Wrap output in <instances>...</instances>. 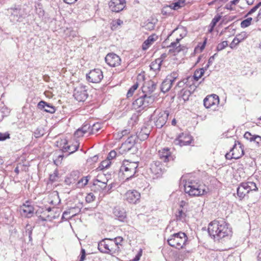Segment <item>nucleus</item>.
Wrapping results in <instances>:
<instances>
[{
  "mask_svg": "<svg viewBox=\"0 0 261 261\" xmlns=\"http://www.w3.org/2000/svg\"><path fill=\"white\" fill-rule=\"evenodd\" d=\"M208 232L212 238L219 241L231 236L232 231L224 221L214 220L209 224Z\"/></svg>",
  "mask_w": 261,
  "mask_h": 261,
  "instance_id": "nucleus-1",
  "label": "nucleus"
},
{
  "mask_svg": "<svg viewBox=\"0 0 261 261\" xmlns=\"http://www.w3.org/2000/svg\"><path fill=\"white\" fill-rule=\"evenodd\" d=\"M188 241V237L185 232L180 231L170 236L168 239L169 245L177 249L183 248Z\"/></svg>",
  "mask_w": 261,
  "mask_h": 261,
  "instance_id": "nucleus-2",
  "label": "nucleus"
},
{
  "mask_svg": "<svg viewBox=\"0 0 261 261\" xmlns=\"http://www.w3.org/2000/svg\"><path fill=\"white\" fill-rule=\"evenodd\" d=\"M184 190L185 193L191 196H201L203 195L205 192V189L203 188L202 185L193 180L186 182L184 185Z\"/></svg>",
  "mask_w": 261,
  "mask_h": 261,
  "instance_id": "nucleus-3",
  "label": "nucleus"
},
{
  "mask_svg": "<svg viewBox=\"0 0 261 261\" xmlns=\"http://www.w3.org/2000/svg\"><path fill=\"white\" fill-rule=\"evenodd\" d=\"M169 115L167 111H162L156 109L151 115L150 120L154 122L156 127L161 128L166 124Z\"/></svg>",
  "mask_w": 261,
  "mask_h": 261,
  "instance_id": "nucleus-4",
  "label": "nucleus"
},
{
  "mask_svg": "<svg viewBox=\"0 0 261 261\" xmlns=\"http://www.w3.org/2000/svg\"><path fill=\"white\" fill-rule=\"evenodd\" d=\"M98 249L102 253L112 255L117 253L115 244L111 239L105 238L100 241L98 244Z\"/></svg>",
  "mask_w": 261,
  "mask_h": 261,
  "instance_id": "nucleus-5",
  "label": "nucleus"
},
{
  "mask_svg": "<svg viewBox=\"0 0 261 261\" xmlns=\"http://www.w3.org/2000/svg\"><path fill=\"white\" fill-rule=\"evenodd\" d=\"M8 14H10V18L12 22H22L25 17L26 13L24 10L21 9L19 6H15L7 10Z\"/></svg>",
  "mask_w": 261,
  "mask_h": 261,
  "instance_id": "nucleus-6",
  "label": "nucleus"
},
{
  "mask_svg": "<svg viewBox=\"0 0 261 261\" xmlns=\"http://www.w3.org/2000/svg\"><path fill=\"white\" fill-rule=\"evenodd\" d=\"M154 98L152 96H147L143 94L140 97L137 98L133 103L135 109L141 108L144 109L154 101Z\"/></svg>",
  "mask_w": 261,
  "mask_h": 261,
  "instance_id": "nucleus-7",
  "label": "nucleus"
},
{
  "mask_svg": "<svg viewBox=\"0 0 261 261\" xmlns=\"http://www.w3.org/2000/svg\"><path fill=\"white\" fill-rule=\"evenodd\" d=\"M87 80L91 83H99L103 77L102 71L99 69H94L91 70L86 75Z\"/></svg>",
  "mask_w": 261,
  "mask_h": 261,
  "instance_id": "nucleus-8",
  "label": "nucleus"
},
{
  "mask_svg": "<svg viewBox=\"0 0 261 261\" xmlns=\"http://www.w3.org/2000/svg\"><path fill=\"white\" fill-rule=\"evenodd\" d=\"M73 96L78 101H84L88 96L86 87L85 86L76 87L74 90Z\"/></svg>",
  "mask_w": 261,
  "mask_h": 261,
  "instance_id": "nucleus-9",
  "label": "nucleus"
},
{
  "mask_svg": "<svg viewBox=\"0 0 261 261\" xmlns=\"http://www.w3.org/2000/svg\"><path fill=\"white\" fill-rule=\"evenodd\" d=\"M126 6L125 0H111L109 3L110 9L114 12H119L123 10Z\"/></svg>",
  "mask_w": 261,
  "mask_h": 261,
  "instance_id": "nucleus-10",
  "label": "nucleus"
},
{
  "mask_svg": "<svg viewBox=\"0 0 261 261\" xmlns=\"http://www.w3.org/2000/svg\"><path fill=\"white\" fill-rule=\"evenodd\" d=\"M192 140V137L190 135L187 133H182L175 140L174 143L180 146H186L190 145Z\"/></svg>",
  "mask_w": 261,
  "mask_h": 261,
  "instance_id": "nucleus-11",
  "label": "nucleus"
},
{
  "mask_svg": "<svg viewBox=\"0 0 261 261\" xmlns=\"http://www.w3.org/2000/svg\"><path fill=\"white\" fill-rule=\"evenodd\" d=\"M106 62L111 67H115L120 64V58L114 53H109L105 57Z\"/></svg>",
  "mask_w": 261,
  "mask_h": 261,
  "instance_id": "nucleus-12",
  "label": "nucleus"
},
{
  "mask_svg": "<svg viewBox=\"0 0 261 261\" xmlns=\"http://www.w3.org/2000/svg\"><path fill=\"white\" fill-rule=\"evenodd\" d=\"M63 144H64L62 147V150L64 152H68L69 154L74 153L76 151L80 145V143L78 141H75L71 144H68L66 140L63 141Z\"/></svg>",
  "mask_w": 261,
  "mask_h": 261,
  "instance_id": "nucleus-13",
  "label": "nucleus"
},
{
  "mask_svg": "<svg viewBox=\"0 0 261 261\" xmlns=\"http://www.w3.org/2000/svg\"><path fill=\"white\" fill-rule=\"evenodd\" d=\"M164 168L163 165L159 161H155L150 164V170L151 172L159 177L162 175L164 172Z\"/></svg>",
  "mask_w": 261,
  "mask_h": 261,
  "instance_id": "nucleus-14",
  "label": "nucleus"
},
{
  "mask_svg": "<svg viewBox=\"0 0 261 261\" xmlns=\"http://www.w3.org/2000/svg\"><path fill=\"white\" fill-rule=\"evenodd\" d=\"M234 159H238L244 154V149L239 141H235L233 147L230 149Z\"/></svg>",
  "mask_w": 261,
  "mask_h": 261,
  "instance_id": "nucleus-15",
  "label": "nucleus"
},
{
  "mask_svg": "<svg viewBox=\"0 0 261 261\" xmlns=\"http://www.w3.org/2000/svg\"><path fill=\"white\" fill-rule=\"evenodd\" d=\"M126 201L130 203H136L140 198V194L136 190L128 191L125 194Z\"/></svg>",
  "mask_w": 261,
  "mask_h": 261,
  "instance_id": "nucleus-16",
  "label": "nucleus"
},
{
  "mask_svg": "<svg viewBox=\"0 0 261 261\" xmlns=\"http://www.w3.org/2000/svg\"><path fill=\"white\" fill-rule=\"evenodd\" d=\"M158 154L160 158L165 163L173 160V157L171 154L170 149L168 147L160 150L158 152Z\"/></svg>",
  "mask_w": 261,
  "mask_h": 261,
  "instance_id": "nucleus-17",
  "label": "nucleus"
},
{
  "mask_svg": "<svg viewBox=\"0 0 261 261\" xmlns=\"http://www.w3.org/2000/svg\"><path fill=\"white\" fill-rule=\"evenodd\" d=\"M138 164L137 162H129L127 161H124L120 167V170H129L131 175H135L137 172V168Z\"/></svg>",
  "mask_w": 261,
  "mask_h": 261,
  "instance_id": "nucleus-18",
  "label": "nucleus"
},
{
  "mask_svg": "<svg viewBox=\"0 0 261 261\" xmlns=\"http://www.w3.org/2000/svg\"><path fill=\"white\" fill-rule=\"evenodd\" d=\"M37 107L39 109L50 114L54 113L56 111V108L54 106L44 100H41L39 102Z\"/></svg>",
  "mask_w": 261,
  "mask_h": 261,
  "instance_id": "nucleus-19",
  "label": "nucleus"
},
{
  "mask_svg": "<svg viewBox=\"0 0 261 261\" xmlns=\"http://www.w3.org/2000/svg\"><path fill=\"white\" fill-rule=\"evenodd\" d=\"M219 97L216 95L206 96L203 100V105L206 108H210L219 102Z\"/></svg>",
  "mask_w": 261,
  "mask_h": 261,
  "instance_id": "nucleus-20",
  "label": "nucleus"
},
{
  "mask_svg": "<svg viewBox=\"0 0 261 261\" xmlns=\"http://www.w3.org/2000/svg\"><path fill=\"white\" fill-rule=\"evenodd\" d=\"M113 214L120 221L124 222L126 219V212L122 207L119 206L114 207Z\"/></svg>",
  "mask_w": 261,
  "mask_h": 261,
  "instance_id": "nucleus-21",
  "label": "nucleus"
},
{
  "mask_svg": "<svg viewBox=\"0 0 261 261\" xmlns=\"http://www.w3.org/2000/svg\"><path fill=\"white\" fill-rule=\"evenodd\" d=\"M190 90L186 89V88H184L180 91V93L178 94L179 96L181 97L184 101H187L189 99V97L192 94L191 90L194 91L196 87L195 86H190L189 87Z\"/></svg>",
  "mask_w": 261,
  "mask_h": 261,
  "instance_id": "nucleus-22",
  "label": "nucleus"
},
{
  "mask_svg": "<svg viewBox=\"0 0 261 261\" xmlns=\"http://www.w3.org/2000/svg\"><path fill=\"white\" fill-rule=\"evenodd\" d=\"M248 185L246 182L241 183L237 188V195L240 200L243 199L249 193Z\"/></svg>",
  "mask_w": 261,
  "mask_h": 261,
  "instance_id": "nucleus-23",
  "label": "nucleus"
},
{
  "mask_svg": "<svg viewBox=\"0 0 261 261\" xmlns=\"http://www.w3.org/2000/svg\"><path fill=\"white\" fill-rule=\"evenodd\" d=\"M29 202H27L25 204H23L20 207V212L21 215H24L28 217H30L34 212V207L28 204Z\"/></svg>",
  "mask_w": 261,
  "mask_h": 261,
  "instance_id": "nucleus-24",
  "label": "nucleus"
},
{
  "mask_svg": "<svg viewBox=\"0 0 261 261\" xmlns=\"http://www.w3.org/2000/svg\"><path fill=\"white\" fill-rule=\"evenodd\" d=\"M244 137L250 142H254L258 146H261V137L258 135H252L250 132H246Z\"/></svg>",
  "mask_w": 261,
  "mask_h": 261,
  "instance_id": "nucleus-25",
  "label": "nucleus"
},
{
  "mask_svg": "<svg viewBox=\"0 0 261 261\" xmlns=\"http://www.w3.org/2000/svg\"><path fill=\"white\" fill-rule=\"evenodd\" d=\"M150 134V130L146 126L143 127L141 130L137 133L138 139L141 141H144L147 139Z\"/></svg>",
  "mask_w": 261,
  "mask_h": 261,
  "instance_id": "nucleus-26",
  "label": "nucleus"
},
{
  "mask_svg": "<svg viewBox=\"0 0 261 261\" xmlns=\"http://www.w3.org/2000/svg\"><path fill=\"white\" fill-rule=\"evenodd\" d=\"M120 152L121 151L129 152L132 151V153H135L137 151V147L132 145V144L124 142L123 143L119 148Z\"/></svg>",
  "mask_w": 261,
  "mask_h": 261,
  "instance_id": "nucleus-27",
  "label": "nucleus"
},
{
  "mask_svg": "<svg viewBox=\"0 0 261 261\" xmlns=\"http://www.w3.org/2000/svg\"><path fill=\"white\" fill-rule=\"evenodd\" d=\"M172 84L173 83L171 82V80L166 78L162 83L161 87V91L164 93L168 92L171 89Z\"/></svg>",
  "mask_w": 261,
  "mask_h": 261,
  "instance_id": "nucleus-28",
  "label": "nucleus"
},
{
  "mask_svg": "<svg viewBox=\"0 0 261 261\" xmlns=\"http://www.w3.org/2000/svg\"><path fill=\"white\" fill-rule=\"evenodd\" d=\"M175 217L176 221L185 222L187 217L186 211H185L184 209L179 208L175 214Z\"/></svg>",
  "mask_w": 261,
  "mask_h": 261,
  "instance_id": "nucleus-29",
  "label": "nucleus"
},
{
  "mask_svg": "<svg viewBox=\"0 0 261 261\" xmlns=\"http://www.w3.org/2000/svg\"><path fill=\"white\" fill-rule=\"evenodd\" d=\"M50 203L55 205H58L61 202V199L57 191H54L50 195Z\"/></svg>",
  "mask_w": 261,
  "mask_h": 261,
  "instance_id": "nucleus-30",
  "label": "nucleus"
},
{
  "mask_svg": "<svg viewBox=\"0 0 261 261\" xmlns=\"http://www.w3.org/2000/svg\"><path fill=\"white\" fill-rule=\"evenodd\" d=\"M156 36L155 35H150L148 37L142 44V49L143 50L147 49L149 46L155 41Z\"/></svg>",
  "mask_w": 261,
  "mask_h": 261,
  "instance_id": "nucleus-31",
  "label": "nucleus"
},
{
  "mask_svg": "<svg viewBox=\"0 0 261 261\" xmlns=\"http://www.w3.org/2000/svg\"><path fill=\"white\" fill-rule=\"evenodd\" d=\"M156 87V83L150 80L146 83V84L144 86V88L145 89H146V92H148L149 93H151L155 90Z\"/></svg>",
  "mask_w": 261,
  "mask_h": 261,
  "instance_id": "nucleus-32",
  "label": "nucleus"
},
{
  "mask_svg": "<svg viewBox=\"0 0 261 261\" xmlns=\"http://www.w3.org/2000/svg\"><path fill=\"white\" fill-rule=\"evenodd\" d=\"M185 5V0H177L174 3L169 5L170 10H178Z\"/></svg>",
  "mask_w": 261,
  "mask_h": 261,
  "instance_id": "nucleus-33",
  "label": "nucleus"
},
{
  "mask_svg": "<svg viewBox=\"0 0 261 261\" xmlns=\"http://www.w3.org/2000/svg\"><path fill=\"white\" fill-rule=\"evenodd\" d=\"M102 176V175H98L96 179L94 181V185L99 186L102 189H105L107 187L108 180L106 179V181H101L100 178H101Z\"/></svg>",
  "mask_w": 261,
  "mask_h": 261,
  "instance_id": "nucleus-34",
  "label": "nucleus"
},
{
  "mask_svg": "<svg viewBox=\"0 0 261 261\" xmlns=\"http://www.w3.org/2000/svg\"><path fill=\"white\" fill-rule=\"evenodd\" d=\"M181 40V38H177L176 39L175 42H172L170 43L169 45H167V47H172L174 49V51L176 53H179L181 48L180 47V45L179 44V41Z\"/></svg>",
  "mask_w": 261,
  "mask_h": 261,
  "instance_id": "nucleus-35",
  "label": "nucleus"
},
{
  "mask_svg": "<svg viewBox=\"0 0 261 261\" xmlns=\"http://www.w3.org/2000/svg\"><path fill=\"white\" fill-rule=\"evenodd\" d=\"M204 68H200L196 70L193 75L194 79L197 81L198 80L202 77L204 74Z\"/></svg>",
  "mask_w": 261,
  "mask_h": 261,
  "instance_id": "nucleus-36",
  "label": "nucleus"
},
{
  "mask_svg": "<svg viewBox=\"0 0 261 261\" xmlns=\"http://www.w3.org/2000/svg\"><path fill=\"white\" fill-rule=\"evenodd\" d=\"M123 23V21L118 19L113 20L111 23V29L114 31L117 30Z\"/></svg>",
  "mask_w": 261,
  "mask_h": 261,
  "instance_id": "nucleus-37",
  "label": "nucleus"
},
{
  "mask_svg": "<svg viewBox=\"0 0 261 261\" xmlns=\"http://www.w3.org/2000/svg\"><path fill=\"white\" fill-rule=\"evenodd\" d=\"M221 18V16L220 15H217L212 19V20L210 24V27L211 29H210L209 31L210 32H211L213 30L214 27L216 26L217 22L220 20Z\"/></svg>",
  "mask_w": 261,
  "mask_h": 261,
  "instance_id": "nucleus-38",
  "label": "nucleus"
},
{
  "mask_svg": "<svg viewBox=\"0 0 261 261\" xmlns=\"http://www.w3.org/2000/svg\"><path fill=\"white\" fill-rule=\"evenodd\" d=\"M101 128V124L99 122H97L92 124L91 126V132L90 134H95L98 132Z\"/></svg>",
  "mask_w": 261,
  "mask_h": 261,
  "instance_id": "nucleus-39",
  "label": "nucleus"
},
{
  "mask_svg": "<svg viewBox=\"0 0 261 261\" xmlns=\"http://www.w3.org/2000/svg\"><path fill=\"white\" fill-rule=\"evenodd\" d=\"M112 242L115 244L116 251L117 252L119 251V245H121V243L123 241V238L121 237H118L114 239H112Z\"/></svg>",
  "mask_w": 261,
  "mask_h": 261,
  "instance_id": "nucleus-40",
  "label": "nucleus"
},
{
  "mask_svg": "<svg viewBox=\"0 0 261 261\" xmlns=\"http://www.w3.org/2000/svg\"><path fill=\"white\" fill-rule=\"evenodd\" d=\"M121 173L123 175V178H125V180H129L130 178H131L134 176V175H131L129 170H120V174Z\"/></svg>",
  "mask_w": 261,
  "mask_h": 261,
  "instance_id": "nucleus-41",
  "label": "nucleus"
},
{
  "mask_svg": "<svg viewBox=\"0 0 261 261\" xmlns=\"http://www.w3.org/2000/svg\"><path fill=\"white\" fill-rule=\"evenodd\" d=\"M137 139H138L137 135H132L127 138V139L125 141V142H126L127 143L130 144H132V145L135 146V144H136Z\"/></svg>",
  "mask_w": 261,
  "mask_h": 261,
  "instance_id": "nucleus-42",
  "label": "nucleus"
},
{
  "mask_svg": "<svg viewBox=\"0 0 261 261\" xmlns=\"http://www.w3.org/2000/svg\"><path fill=\"white\" fill-rule=\"evenodd\" d=\"M111 163V162L108 159L104 160L100 163V164L98 168L100 170L107 169L110 167Z\"/></svg>",
  "mask_w": 261,
  "mask_h": 261,
  "instance_id": "nucleus-43",
  "label": "nucleus"
},
{
  "mask_svg": "<svg viewBox=\"0 0 261 261\" xmlns=\"http://www.w3.org/2000/svg\"><path fill=\"white\" fill-rule=\"evenodd\" d=\"M162 62V61L160 59H158L155 60V63H152L151 65H150V68L151 69H160L161 65V63Z\"/></svg>",
  "mask_w": 261,
  "mask_h": 261,
  "instance_id": "nucleus-44",
  "label": "nucleus"
},
{
  "mask_svg": "<svg viewBox=\"0 0 261 261\" xmlns=\"http://www.w3.org/2000/svg\"><path fill=\"white\" fill-rule=\"evenodd\" d=\"M246 184H247V185H248V186H247V188L248 189V191H249V192L250 191H257L258 189L256 187V184L254 182H246Z\"/></svg>",
  "mask_w": 261,
  "mask_h": 261,
  "instance_id": "nucleus-45",
  "label": "nucleus"
},
{
  "mask_svg": "<svg viewBox=\"0 0 261 261\" xmlns=\"http://www.w3.org/2000/svg\"><path fill=\"white\" fill-rule=\"evenodd\" d=\"M252 20V18L251 17H249L243 20L241 23V28H245L249 26L251 24Z\"/></svg>",
  "mask_w": 261,
  "mask_h": 261,
  "instance_id": "nucleus-46",
  "label": "nucleus"
},
{
  "mask_svg": "<svg viewBox=\"0 0 261 261\" xmlns=\"http://www.w3.org/2000/svg\"><path fill=\"white\" fill-rule=\"evenodd\" d=\"M138 84L136 83L132 87L129 89L127 93V97H129L132 96L133 94L134 91L138 88Z\"/></svg>",
  "mask_w": 261,
  "mask_h": 261,
  "instance_id": "nucleus-47",
  "label": "nucleus"
},
{
  "mask_svg": "<svg viewBox=\"0 0 261 261\" xmlns=\"http://www.w3.org/2000/svg\"><path fill=\"white\" fill-rule=\"evenodd\" d=\"M188 79H184V80L178 82L176 86L175 87V89H177V88H182V89L185 87V85L186 84Z\"/></svg>",
  "mask_w": 261,
  "mask_h": 261,
  "instance_id": "nucleus-48",
  "label": "nucleus"
},
{
  "mask_svg": "<svg viewBox=\"0 0 261 261\" xmlns=\"http://www.w3.org/2000/svg\"><path fill=\"white\" fill-rule=\"evenodd\" d=\"M228 45L227 41H224L219 43L217 46V50L218 51H221L224 49Z\"/></svg>",
  "mask_w": 261,
  "mask_h": 261,
  "instance_id": "nucleus-49",
  "label": "nucleus"
},
{
  "mask_svg": "<svg viewBox=\"0 0 261 261\" xmlns=\"http://www.w3.org/2000/svg\"><path fill=\"white\" fill-rule=\"evenodd\" d=\"M88 179L87 178V177H82L77 182L78 187H84L86 186L88 182Z\"/></svg>",
  "mask_w": 261,
  "mask_h": 261,
  "instance_id": "nucleus-50",
  "label": "nucleus"
},
{
  "mask_svg": "<svg viewBox=\"0 0 261 261\" xmlns=\"http://www.w3.org/2000/svg\"><path fill=\"white\" fill-rule=\"evenodd\" d=\"M261 6V2H259L257 5L254 6L251 10L247 13L246 16L251 15L253 13L256 11V10Z\"/></svg>",
  "mask_w": 261,
  "mask_h": 261,
  "instance_id": "nucleus-51",
  "label": "nucleus"
},
{
  "mask_svg": "<svg viewBox=\"0 0 261 261\" xmlns=\"http://www.w3.org/2000/svg\"><path fill=\"white\" fill-rule=\"evenodd\" d=\"M75 209L74 207H71L69 211H66L63 212L62 215V219H68L72 217L71 216H68V215L71 214V211Z\"/></svg>",
  "mask_w": 261,
  "mask_h": 261,
  "instance_id": "nucleus-52",
  "label": "nucleus"
},
{
  "mask_svg": "<svg viewBox=\"0 0 261 261\" xmlns=\"http://www.w3.org/2000/svg\"><path fill=\"white\" fill-rule=\"evenodd\" d=\"M178 73L176 72H173L172 73H171L170 75H168L166 78L167 79H169V80H171V82L173 83V82H174V81H175V80L178 77Z\"/></svg>",
  "mask_w": 261,
  "mask_h": 261,
  "instance_id": "nucleus-53",
  "label": "nucleus"
},
{
  "mask_svg": "<svg viewBox=\"0 0 261 261\" xmlns=\"http://www.w3.org/2000/svg\"><path fill=\"white\" fill-rule=\"evenodd\" d=\"M171 10H170V7H169V5L165 6L162 10V14L163 15H167L170 13V11Z\"/></svg>",
  "mask_w": 261,
  "mask_h": 261,
  "instance_id": "nucleus-54",
  "label": "nucleus"
},
{
  "mask_svg": "<svg viewBox=\"0 0 261 261\" xmlns=\"http://www.w3.org/2000/svg\"><path fill=\"white\" fill-rule=\"evenodd\" d=\"M95 199V196L92 193H90L87 194L86 197V201L88 203H90L93 201Z\"/></svg>",
  "mask_w": 261,
  "mask_h": 261,
  "instance_id": "nucleus-55",
  "label": "nucleus"
},
{
  "mask_svg": "<svg viewBox=\"0 0 261 261\" xmlns=\"http://www.w3.org/2000/svg\"><path fill=\"white\" fill-rule=\"evenodd\" d=\"M44 134V131L41 128H37L34 132V136L35 138H38L42 136Z\"/></svg>",
  "mask_w": 261,
  "mask_h": 261,
  "instance_id": "nucleus-56",
  "label": "nucleus"
},
{
  "mask_svg": "<svg viewBox=\"0 0 261 261\" xmlns=\"http://www.w3.org/2000/svg\"><path fill=\"white\" fill-rule=\"evenodd\" d=\"M129 133V130L124 129L122 130L121 132H118L117 134V138L118 139L122 138L123 136H125Z\"/></svg>",
  "mask_w": 261,
  "mask_h": 261,
  "instance_id": "nucleus-57",
  "label": "nucleus"
},
{
  "mask_svg": "<svg viewBox=\"0 0 261 261\" xmlns=\"http://www.w3.org/2000/svg\"><path fill=\"white\" fill-rule=\"evenodd\" d=\"M82 131L85 134L91 132V125L89 124H86L81 127Z\"/></svg>",
  "mask_w": 261,
  "mask_h": 261,
  "instance_id": "nucleus-58",
  "label": "nucleus"
},
{
  "mask_svg": "<svg viewBox=\"0 0 261 261\" xmlns=\"http://www.w3.org/2000/svg\"><path fill=\"white\" fill-rule=\"evenodd\" d=\"M10 138V134L8 132L5 133H0V141H5Z\"/></svg>",
  "mask_w": 261,
  "mask_h": 261,
  "instance_id": "nucleus-59",
  "label": "nucleus"
},
{
  "mask_svg": "<svg viewBox=\"0 0 261 261\" xmlns=\"http://www.w3.org/2000/svg\"><path fill=\"white\" fill-rule=\"evenodd\" d=\"M239 43V41L238 39V38H234L232 41L230 43V44H229V47L232 48V49H233L234 48H235L236 47V46Z\"/></svg>",
  "mask_w": 261,
  "mask_h": 261,
  "instance_id": "nucleus-60",
  "label": "nucleus"
},
{
  "mask_svg": "<svg viewBox=\"0 0 261 261\" xmlns=\"http://www.w3.org/2000/svg\"><path fill=\"white\" fill-rule=\"evenodd\" d=\"M32 229L31 227H30L29 228H27L25 232V235L28 236L29 238V241H31L32 240Z\"/></svg>",
  "mask_w": 261,
  "mask_h": 261,
  "instance_id": "nucleus-61",
  "label": "nucleus"
},
{
  "mask_svg": "<svg viewBox=\"0 0 261 261\" xmlns=\"http://www.w3.org/2000/svg\"><path fill=\"white\" fill-rule=\"evenodd\" d=\"M116 155H117L116 152L115 150H112L109 153V154L107 156V159L110 161V160H111L113 159H114V158H115Z\"/></svg>",
  "mask_w": 261,
  "mask_h": 261,
  "instance_id": "nucleus-62",
  "label": "nucleus"
},
{
  "mask_svg": "<svg viewBox=\"0 0 261 261\" xmlns=\"http://www.w3.org/2000/svg\"><path fill=\"white\" fill-rule=\"evenodd\" d=\"M85 134L83 131H82L81 128H80L76 130V131L74 133V136L76 137H82Z\"/></svg>",
  "mask_w": 261,
  "mask_h": 261,
  "instance_id": "nucleus-63",
  "label": "nucleus"
},
{
  "mask_svg": "<svg viewBox=\"0 0 261 261\" xmlns=\"http://www.w3.org/2000/svg\"><path fill=\"white\" fill-rule=\"evenodd\" d=\"M81 257H80V261H83L85 259L86 257V251L85 249H82L81 252Z\"/></svg>",
  "mask_w": 261,
  "mask_h": 261,
  "instance_id": "nucleus-64",
  "label": "nucleus"
}]
</instances>
